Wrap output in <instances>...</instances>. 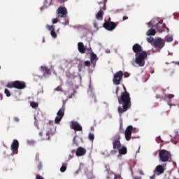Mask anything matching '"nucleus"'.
<instances>
[{
    "instance_id": "nucleus-39",
    "label": "nucleus",
    "mask_w": 179,
    "mask_h": 179,
    "mask_svg": "<svg viewBox=\"0 0 179 179\" xmlns=\"http://www.w3.org/2000/svg\"><path fill=\"white\" fill-rule=\"evenodd\" d=\"M156 141L157 142V143H162L163 142V140H162V137L158 136L156 138Z\"/></svg>"
},
{
    "instance_id": "nucleus-11",
    "label": "nucleus",
    "mask_w": 179,
    "mask_h": 179,
    "mask_svg": "<svg viewBox=\"0 0 179 179\" xmlns=\"http://www.w3.org/2000/svg\"><path fill=\"white\" fill-rule=\"evenodd\" d=\"M164 44V40L160 38L155 39L153 42V46L155 47V48H159V50H162V48H163Z\"/></svg>"
},
{
    "instance_id": "nucleus-38",
    "label": "nucleus",
    "mask_w": 179,
    "mask_h": 179,
    "mask_svg": "<svg viewBox=\"0 0 179 179\" xmlns=\"http://www.w3.org/2000/svg\"><path fill=\"white\" fill-rule=\"evenodd\" d=\"M73 143L76 146H79V144H78V141H76V136L73 139Z\"/></svg>"
},
{
    "instance_id": "nucleus-26",
    "label": "nucleus",
    "mask_w": 179,
    "mask_h": 179,
    "mask_svg": "<svg viewBox=\"0 0 179 179\" xmlns=\"http://www.w3.org/2000/svg\"><path fill=\"white\" fill-rule=\"evenodd\" d=\"M66 166H67L66 164H63V165L60 168V171L62 173H65V171H66Z\"/></svg>"
},
{
    "instance_id": "nucleus-3",
    "label": "nucleus",
    "mask_w": 179,
    "mask_h": 179,
    "mask_svg": "<svg viewBox=\"0 0 179 179\" xmlns=\"http://www.w3.org/2000/svg\"><path fill=\"white\" fill-rule=\"evenodd\" d=\"M156 23V20H152L150 22H148V27H152L154 29H157L159 33H163L164 31V29H166L167 32L169 33V28L166 27V24H163V22H157Z\"/></svg>"
},
{
    "instance_id": "nucleus-45",
    "label": "nucleus",
    "mask_w": 179,
    "mask_h": 179,
    "mask_svg": "<svg viewBox=\"0 0 179 179\" xmlns=\"http://www.w3.org/2000/svg\"><path fill=\"white\" fill-rule=\"evenodd\" d=\"M115 179H122V178H121V176L118 175L115 176Z\"/></svg>"
},
{
    "instance_id": "nucleus-60",
    "label": "nucleus",
    "mask_w": 179,
    "mask_h": 179,
    "mask_svg": "<svg viewBox=\"0 0 179 179\" xmlns=\"http://www.w3.org/2000/svg\"><path fill=\"white\" fill-rule=\"evenodd\" d=\"M0 69H1V66H0Z\"/></svg>"
},
{
    "instance_id": "nucleus-2",
    "label": "nucleus",
    "mask_w": 179,
    "mask_h": 179,
    "mask_svg": "<svg viewBox=\"0 0 179 179\" xmlns=\"http://www.w3.org/2000/svg\"><path fill=\"white\" fill-rule=\"evenodd\" d=\"M135 57L136 59L133 62L132 65L134 66H145V59L148 58V53L143 51L139 55H135Z\"/></svg>"
},
{
    "instance_id": "nucleus-9",
    "label": "nucleus",
    "mask_w": 179,
    "mask_h": 179,
    "mask_svg": "<svg viewBox=\"0 0 179 179\" xmlns=\"http://www.w3.org/2000/svg\"><path fill=\"white\" fill-rule=\"evenodd\" d=\"M106 3H107V0H103V7H102L95 15L96 20H103V16H104V10H106Z\"/></svg>"
},
{
    "instance_id": "nucleus-54",
    "label": "nucleus",
    "mask_w": 179,
    "mask_h": 179,
    "mask_svg": "<svg viewBox=\"0 0 179 179\" xmlns=\"http://www.w3.org/2000/svg\"><path fill=\"white\" fill-rule=\"evenodd\" d=\"M54 122H49V124H52Z\"/></svg>"
},
{
    "instance_id": "nucleus-37",
    "label": "nucleus",
    "mask_w": 179,
    "mask_h": 179,
    "mask_svg": "<svg viewBox=\"0 0 179 179\" xmlns=\"http://www.w3.org/2000/svg\"><path fill=\"white\" fill-rule=\"evenodd\" d=\"M54 90L55 92H62V87L59 85L57 88H55Z\"/></svg>"
},
{
    "instance_id": "nucleus-12",
    "label": "nucleus",
    "mask_w": 179,
    "mask_h": 179,
    "mask_svg": "<svg viewBox=\"0 0 179 179\" xmlns=\"http://www.w3.org/2000/svg\"><path fill=\"white\" fill-rule=\"evenodd\" d=\"M57 12L59 17H66L68 15V10L65 7H59Z\"/></svg>"
},
{
    "instance_id": "nucleus-21",
    "label": "nucleus",
    "mask_w": 179,
    "mask_h": 179,
    "mask_svg": "<svg viewBox=\"0 0 179 179\" xmlns=\"http://www.w3.org/2000/svg\"><path fill=\"white\" fill-rule=\"evenodd\" d=\"M155 171L158 173V176H160V174H163V173H164V168L162 165H158L155 169Z\"/></svg>"
},
{
    "instance_id": "nucleus-22",
    "label": "nucleus",
    "mask_w": 179,
    "mask_h": 179,
    "mask_svg": "<svg viewBox=\"0 0 179 179\" xmlns=\"http://www.w3.org/2000/svg\"><path fill=\"white\" fill-rule=\"evenodd\" d=\"M119 155H127L128 150H127V147L124 146L122 148L118 149Z\"/></svg>"
},
{
    "instance_id": "nucleus-44",
    "label": "nucleus",
    "mask_w": 179,
    "mask_h": 179,
    "mask_svg": "<svg viewBox=\"0 0 179 179\" xmlns=\"http://www.w3.org/2000/svg\"><path fill=\"white\" fill-rule=\"evenodd\" d=\"M14 120L15 121V122H19V121H20V120L19 119V117H14Z\"/></svg>"
},
{
    "instance_id": "nucleus-20",
    "label": "nucleus",
    "mask_w": 179,
    "mask_h": 179,
    "mask_svg": "<svg viewBox=\"0 0 179 179\" xmlns=\"http://www.w3.org/2000/svg\"><path fill=\"white\" fill-rule=\"evenodd\" d=\"M99 59L97 58V55L92 52L90 55V61L91 64L94 65V66H96V61H97Z\"/></svg>"
},
{
    "instance_id": "nucleus-42",
    "label": "nucleus",
    "mask_w": 179,
    "mask_h": 179,
    "mask_svg": "<svg viewBox=\"0 0 179 179\" xmlns=\"http://www.w3.org/2000/svg\"><path fill=\"white\" fill-rule=\"evenodd\" d=\"M36 179H44V178H43V176H41L40 175H36Z\"/></svg>"
},
{
    "instance_id": "nucleus-27",
    "label": "nucleus",
    "mask_w": 179,
    "mask_h": 179,
    "mask_svg": "<svg viewBox=\"0 0 179 179\" xmlns=\"http://www.w3.org/2000/svg\"><path fill=\"white\" fill-rule=\"evenodd\" d=\"M55 134V131H48L47 133H46V136H48V138H47V139L48 140V141H50V135H54Z\"/></svg>"
},
{
    "instance_id": "nucleus-1",
    "label": "nucleus",
    "mask_w": 179,
    "mask_h": 179,
    "mask_svg": "<svg viewBox=\"0 0 179 179\" xmlns=\"http://www.w3.org/2000/svg\"><path fill=\"white\" fill-rule=\"evenodd\" d=\"M124 92H122L121 96H117L118 103L119 104H122V107L119 106L117 108V111L120 115H122L124 113L128 111L129 108H131V95L129 92L127 91V88L124 87Z\"/></svg>"
},
{
    "instance_id": "nucleus-19",
    "label": "nucleus",
    "mask_w": 179,
    "mask_h": 179,
    "mask_svg": "<svg viewBox=\"0 0 179 179\" xmlns=\"http://www.w3.org/2000/svg\"><path fill=\"white\" fill-rule=\"evenodd\" d=\"M57 117H60L62 118L65 115V103L63 104L62 107L59 110L57 113Z\"/></svg>"
},
{
    "instance_id": "nucleus-33",
    "label": "nucleus",
    "mask_w": 179,
    "mask_h": 179,
    "mask_svg": "<svg viewBox=\"0 0 179 179\" xmlns=\"http://www.w3.org/2000/svg\"><path fill=\"white\" fill-rule=\"evenodd\" d=\"M93 25L95 29H99V22L97 20H94L93 22Z\"/></svg>"
},
{
    "instance_id": "nucleus-13",
    "label": "nucleus",
    "mask_w": 179,
    "mask_h": 179,
    "mask_svg": "<svg viewBox=\"0 0 179 179\" xmlns=\"http://www.w3.org/2000/svg\"><path fill=\"white\" fill-rule=\"evenodd\" d=\"M78 50L79 52H80V54H85L86 50H87V51L90 52V51H92V48H86V47H85V45L83 44V43L79 42L78 43Z\"/></svg>"
},
{
    "instance_id": "nucleus-58",
    "label": "nucleus",
    "mask_w": 179,
    "mask_h": 179,
    "mask_svg": "<svg viewBox=\"0 0 179 179\" xmlns=\"http://www.w3.org/2000/svg\"><path fill=\"white\" fill-rule=\"evenodd\" d=\"M75 152V150H73V151H72V153H73Z\"/></svg>"
},
{
    "instance_id": "nucleus-31",
    "label": "nucleus",
    "mask_w": 179,
    "mask_h": 179,
    "mask_svg": "<svg viewBox=\"0 0 179 179\" xmlns=\"http://www.w3.org/2000/svg\"><path fill=\"white\" fill-rule=\"evenodd\" d=\"M31 107H32V108H37V107H38V103L36 102H31Z\"/></svg>"
},
{
    "instance_id": "nucleus-34",
    "label": "nucleus",
    "mask_w": 179,
    "mask_h": 179,
    "mask_svg": "<svg viewBox=\"0 0 179 179\" xmlns=\"http://www.w3.org/2000/svg\"><path fill=\"white\" fill-rule=\"evenodd\" d=\"M88 136H89L90 141H94V134L90 133Z\"/></svg>"
},
{
    "instance_id": "nucleus-36",
    "label": "nucleus",
    "mask_w": 179,
    "mask_h": 179,
    "mask_svg": "<svg viewBox=\"0 0 179 179\" xmlns=\"http://www.w3.org/2000/svg\"><path fill=\"white\" fill-rule=\"evenodd\" d=\"M50 34L52 37H53V38H57V33L55 32V31H52L50 32Z\"/></svg>"
},
{
    "instance_id": "nucleus-46",
    "label": "nucleus",
    "mask_w": 179,
    "mask_h": 179,
    "mask_svg": "<svg viewBox=\"0 0 179 179\" xmlns=\"http://www.w3.org/2000/svg\"><path fill=\"white\" fill-rule=\"evenodd\" d=\"M68 0H60L61 3H65Z\"/></svg>"
},
{
    "instance_id": "nucleus-6",
    "label": "nucleus",
    "mask_w": 179,
    "mask_h": 179,
    "mask_svg": "<svg viewBox=\"0 0 179 179\" xmlns=\"http://www.w3.org/2000/svg\"><path fill=\"white\" fill-rule=\"evenodd\" d=\"M159 161L166 163L171 160V153L166 150H160L159 151Z\"/></svg>"
},
{
    "instance_id": "nucleus-52",
    "label": "nucleus",
    "mask_w": 179,
    "mask_h": 179,
    "mask_svg": "<svg viewBox=\"0 0 179 179\" xmlns=\"http://www.w3.org/2000/svg\"><path fill=\"white\" fill-rule=\"evenodd\" d=\"M38 156H39L38 154H37L36 157V160H37V159H38Z\"/></svg>"
},
{
    "instance_id": "nucleus-8",
    "label": "nucleus",
    "mask_w": 179,
    "mask_h": 179,
    "mask_svg": "<svg viewBox=\"0 0 179 179\" xmlns=\"http://www.w3.org/2000/svg\"><path fill=\"white\" fill-rule=\"evenodd\" d=\"M117 27V24L114 22H110L105 20V22L103 24V27L106 29V30H108L109 31H113L114 29Z\"/></svg>"
},
{
    "instance_id": "nucleus-50",
    "label": "nucleus",
    "mask_w": 179,
    "mask_h": 179,
    "mask_svg": "<svg viewBox=\"0 0 179 179\" xmlns=\"http://www.w3.org/2000/svg\"><path fill=\"white\" fill-rule=\"evenodd\" d=\"M134 179H142V178L139 176H136L134 178Z\"/></svg>"
},
{
    "instance_id": "nucleus-4",
    "label": "nucleus",
    "mask_w": 179,
    "mask_h": 179,
    "mask_svg": "<svg viewBox=\"0 0 179 179\" xmlns=\"http://www.w3.org/2000/svg\"><path fill=\"white\" fill-rule=\"evenodd\" d=\"M120 139H121V136L120 134H115L113 138V149L110 151L111 155H115L117 153L119 149L121 148V141H120Z\"/></svg>"
},
{
    "instance_id": "nucleus-15",
    "label": "nucleus",
    "mask_w": 179,
    "mask_h": 179,
    "mask_svg": "<svg viewBox=\"0 0 179 179\" xmlns=\"http://www.w3.org/2000/svg\"><path fill=\"white\" fill-rule=\"evenodd\" d=\"M17 149H19V141L14 139L11 145V150L15 155H17Z\"/></svg>"
},
{
    "instance_id": "nucleus-23",
    "label": "nucleus",
    "mask_w": 179,
    "mask_h": 179,
    "mask_svg": "<svg viewBox=\"0 0 179 179\" xmlns=\"http://www.w3.org/2000/svg\"><path fill=\"white\" fill-rule=\"evenodd\" d=\"M146 34L147 36H155V34H156V30L155 29H149Z\"/></svg>"
},
{
    "instance_id": "nucleus-17",
    "label": "nucleus",
    "mask_w": 179,
    "mask_h": 179,
    "mask_svg": "<svg viewBox=\"0 0 179 179\" xmlns=\"http://www.w3.org/2000/svg\"><path fill=\"white\" fill-rule=\"evenodd\" d=\"M76 155L78 157H80L81 156H85L86 155V150H85V148L82 147H79L78 148H77Z\"/></svg>"
},
{
    "instance_id": "nucleus-48",
    "label": "nucleus",
    "mask_w": 179,
    "mask_h": 179,
    "mask_svg": "<svg viewBox=\"0 0 179 179\" xmlns=\"http://www.w3.org/2000/svg\"><path fill=\"white\" fill-rule=\"evenodd\" d=\"M139 174H141V176H143V171H142L141 170L138 171Z\"/></svg>"
},
{
    "instance_id": "nucleus-28",
    "label": "nucleus",
    "mask_w": 179,
    "mask_h": 179,
    "mask_svg": "<svg viewBox=\"0 0 179 179\" xmlns=\"http://www.w3.org/2000/svg\"><path fill=\"white\" fill-rule=\"evenodd\" d=\"M62 120V117H61L60 116H57L55 119V124H59Z\"/></svg>"
},
{
    "instance_id": "nucleus-41",
    "label": "nucleus",
    "mask_w": 179,
    "mask_h": 179,
    "mask_svg": "<svg viewBox=\"0 0 179 179\" xmlns=\"http://www.w3.org/2000/svg\"><path fill=\"white\" fill-rule=\"evenodd\" d=\"M52 23H53V24H55V23H58V19L54 18V19L52 20Z\"/></svg>"
},
{
    "instance_id": "nucleus-10",
    "label": "nucleus",
    "mask_w": 179,
    "mask_h": 179,
    "mask_svg": "<svg viewBox=\"0 0 179 179\" xmlns=\"http://www.w3.org/2000/svg\"><path fill=\"white\" fill-rule=\"evenodd\" d=\"M134 131V127L132 125H129L127 127L124 131V136L126 141H131L132 136V131Z\"/></svg>"
},
{
    "instance_id": "nucleus-24",
    "label": "nucleus",
    "mask_w": 179,
    "mask_h": 179,
    "mask_svg": "<svg viewBox=\"0 0 179 179\" xmlns=\"http://www.w3.org/2000/svg\"><path fill=\"white\" fill-rule=\"evenodd\" d=\"M173 40V36L170 35H168L165 37V41H166V43H171Z\"/></svg>"
},
{
    "instance_id": "nucleus-59",
    "label": "nucleus",
    "mask_w": 179,
    "mask_h": 179,
    "mask_svg": "<svg viewBox=\"0 0 179 179\" xmlns=\"http://www.w3.org/2000/svg\"><path fill=\"white\" fill-rule=\"evenodd\" d=\"M109 20H111V18H109Z\"/></svg>"
},
{
    "instance_id": "nucleus-25",
    "label": "nucleus",
    "mask_w": 179,
    "mask_h": 179,
    "mask_svg": "<svg viewBox=\"0 0 179 179\" xmlns=\"http://www.w3.org/2000/svg\"><path fill=\"white\" fill-rule=\"evenodd\" d=\"M173 97H174V94H171L164 95L165 100H167V99L171 100V99H173Z\"/></svg>"
},
{
    "instance_id": "nucleus-5",
    "label": "nucleus",
    "mask_w": 179,
    "mask_h": 179,
    "mask_svg": "<svg viewBox=\"0 0 179 179\" xmlns=\"http://www.w3.org/2000/svg\"><path fill=\"white\" fill-rule=\"evenodd\" d=\"M6 87L8 89H18V90H22L23 89H26V83L24 81L15 80L8 83L6 85Z\"/></svg>"
},
{
    "instance_id": "nucleus-7",
    "label": "nucleus",
    "mask_w": 179,
    "mask_h": 179,
    "mask_svg": "<svg viewBox=\"0 0 179 179\" xmlns=\"http://www.w3.org/2000/svg\"><path fill=\"white\" fill-rule=\"evenodd\" d=\"M124 72H122V71H117L113 76V83L117 86H118V85H121V80H122Z\"/></svg>"
},
{
    "instance_id": "nucleus-43",
    "label": "nucleus",
    "mask_w": 179,
    "mask_h": 179,
    "mask_svg": "<svg viewBox=\"0 0 179 179\" xmlns=\"http://www.w3.org/2000/svg\"><path fill=\"white\" fill-rule=\"evenodd\" d=\"M118 92H120V87H117L116 88V96H118Z\"/></svg>"
},
{
    "instance_id": "nucleus-57",
    "label": "nucleus",
    "mask_w": 179,
    "mask_h": 179,
    "mask_svg": "<svg viewBox=\"0 0 179 179\" xmlns=\"http://www.w3.org/2000/svg\"><path fill=\"white\" fill-rule=\"evenodd\" d=\"M1 100H2V95H1Z\"/></svg>"
},
{
    "instance_id": "nucleus-32",
    "label": "nucleus",
    "mask_w": 179,
    "mask_h": 179,
    "mask_svg": "<svg viewBox=\"0 0 179 179\" xmlns=\"http://www.w3.org/2000/svg\"><path fill=\"white\" fill-rule=\"evenodd\" d=\"M147 41L148 43H150V44H152V43L155 42V38H153V37L150 36L149 38H147Z\"/></svg>"
},
{
    "instance_id": "nucleus-30",
    "label": "nucleus",
    "mask_w": 179,
    "mask_h": 179,
    "mask_svg": "<svg viewBox=\"0 0 179 179\" xmlns=\"http://www.w3.org/2000/svg\"><path fill=\"white\" fill-rule=\"evenodd\" d=\"M4 93L7 97H10L11 94H10V91H9V90L5 89Z\"/></svg>"
},
{
    "instance_id": "nucleus-53",
    "label": "nucleus",
    "mask_w": 179,
    "mask_h": 179,
    "mask_svg": "<svg viewBox=\"0 0 179 179\" xmlns=\"http://www.w3.org/2000/svg\"><path fill=\"white\" fill-rule=\"evenodd\" d=\"M120 131L122 129V125H120Z\"/></svg>"
},
{
    "instance_id": "nucleus-51",
    "label": "nucleus",
    "mask_w": 179,
    "mask_h": 179,
    "mask_svg": "<svg viewBox=\"0 0 179 179\" xmlns=\"http://www.w3.org/2000/svg\"><path fill=\"white\" fill-rule=\"evenodd\" d=\"M39 136H43V131L39 132Z\"/></svg>"
},
{
    "instance_id": "nucleus-16",
    "label": "nucleus",
    "mask_w": 179,
    "mask_h": 179,
    "mask_svg": "<svg viewBox=\"0 0 179 179\" xmlns=\"http://www.w3.org/2000/svg\"><path fill=\"white\" fill-rule=\"evenodd\" d=\"M70 127L74 131H82V126L78 122H71Z\"/></svg>"
},
{
    "instance_id": "nucleus-18",
    "label": "nucleus",
    "mask_w": 179,
    "mask_h": 179,
    "mask_svg": "<svg viewBox=\"0 0 179 179\" xmlns=\"http://www.w3.org/2000/svg\"><path fill=\"white\" fill-rule=\"evenodd\" d=\"M41 70L43 71V76H50V75H51V70L50 69H48V67L44 66H41Z\"/></svg>"
},
{
    "instance_id": "nucleus-14",
    "label": "nucleus",
    "mask_w": 179,
    "mask_h": 179,
    "mask_svg": "<svg viewBox=\"0 0 179 179\" xmlns=\"http://www.w3.org/2000/svg\"><path fill=\"white\" fill-rule=\"evenodd\" d=\"M132 50L136 54V55H138L139 54L143 52L142 46L139 45V43L134 44L132 47Z\"/></svg>"
},
{
    "instance_id": "nucleus-49",
    "label": "nucleus",
    "mask_w": 179,
    "mask_h": 179,
    "mask_svg": "<svg viewBox=\"0 0 179 179\" xmlns=\"http://www.w3.org/2000/svg\"><path fill=\"white\" fill-rule=\"evenodd\" d=\"M150 179H156V176L153 175L152 176L150 177Z\"/></svg>"
},
{
    "instance_id": "nucleus-29",
    "label": "nucleus",
    "mask_w": 179,
    "mask_h": 179,
    "mask_svg": "<svg viewBox=\"0 0 179 179\" xmlns=\"http://www.w3.org/2000/svg\"><path fill=\"white\" fill-rule=\"evenodd\" d=\"M47 28L48 29V30H50V31H55V26L47 25Z\"/></svg>"
},
{
    "instance_id": "nucleus-55",
    "label": "nucleus",
    "mask_w": 179,
    "mask_h": 179,
    "mask_svg": "<svg viewBox=\"0 0 179 179\" xmlns=\"http://www.w3.org/2000/svg\"><path fill=\"white\" fill-rule=\"evenodd\" d=\"M45 41L43 39V43H45Z\"/></svg>"
},
{
    "instance_id": "nucleus-47",
    "label": "nucleus",
    "mask_w": 179,
    "mask_h": 179,
    "mask_svg": "<svg viewBox=\"0 0 179 179\" xmlns=\"http://www.w3.org/2000/svg\"><path fill=\"white\" fill-rule=\"evenodd\" d=\"M128 20V17L127 16H124L123 17V22H124V20Z\"/></svg>"
},
{
    "instance_id": "nucleus-40",
    "label": "nucleus",
    "mask_w": 179,
    "mask_h": 179,
    "mask_svg": "<svg viewBox=\"0 0 179 179\" xmlns=\"http://www.w3.org/2000/svg\"><path fill=\"white\" fill-rule=\"evenodd\" d=\"M84 64L85 66H90V62L89 61L85 62Z\"/></svg>"
},
{
    "instance_id": "nucleus-35",
    "label": "nucleus",
    "mask_w": 179,
    "mask_h": 179,
    "mask_svg": "<svg viewBox=\"0 0 179 179\" xmlns=\"http://www.w3.org/2000/svg\"><path fill=\"white\" fill-rule=\"evenodd\" d=\"M37 169H38V171H40V170H42L43 169V163L39 162V164H38Z\"/></svg>"
},
{
    "instance_id": "nucleus-56",
    "label": "nucleus",
    "mask_w": 179,
    "mask_h": 179,
    "mask_svg": "<svg viewBox=\"0 0 179 179\" xmlns=\"http://www.w3.org/2000/svg\"><path fill=\"white\" fill-rule=\"evenodd\" d=\"M177 65H179V62H177Z\"/></svg>"
}]
</instances>
